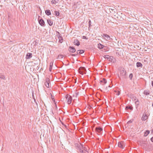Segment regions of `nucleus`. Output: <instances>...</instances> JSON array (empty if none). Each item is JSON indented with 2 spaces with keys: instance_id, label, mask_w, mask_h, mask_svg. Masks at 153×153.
I'll list each match as a JSON object with an SVG mask.
<instances>
[{
  "instance_id": "12",
  "label": "nucleus",
  "mask_w": 153,
  "mask_h": 153,
  "mask_svg": "<svg viewBox=\"0 0 153 153\" xmlns=\"http://www.w3.org/2000/svg\"><path fill=\"white\" fill-rule=\"evenodd\" d=\"M133 109V107L132 106V105H126L125 108V109L126 110L128 111L129 110H132Z\"/></svg>"
},
{
  "instance_id": "27",
  "label": "nucleus",
  "mask_w": 153,
  "mask_h": 153,
  "mask_svg": "<svg viewBox=\"0 0 153 153\" xmlns=\"http://www.w3.org/2000/svg\"><path fill=\"white\" fill-rule=\"evenodd\" d=\"M130 98L135 101H136L137 99L136 97L133 94H132V96Z\"/></svg>"
},
{
  "instance_id": "33",
  "label": "nucleus",
  "mask_w": 153,
  "mask_h": 153,
  "mask_svg": "<svg viewBox=\"0 0 153 153\" xmlns=\"http://www.w3.org/2000/svg\"><path fill=\"white\" fill-rule=\"evenodd\" d=\"M133 76V74L132 73H131L130 74L129 76V78L131 80Z\"/></svg>"
},
{
  "instance_id": "22",
  "label": "nucleus",
  "mask_w": 153,
  "mask_h": 153,
  "mask_svg": "<svg viewBox=\"0 0 153 153\" xmlns=\"http://www.w3.org/2000/svg\"><path fill=\"white\" fill-rule=\"evenodd\" d=\"M143 94L146 95H149V90H145L144 91Z\"/></svg>"
},
{
  "instance_id": "26",
  "label": "nucleus",
  "mask_w": 153,
  "mask_h": 153,
  "mask_svg": "<svg viewBox=\"0 0 153 153\" xmlns=\"http://www.w3.org/2000/svg\"><path fill=\"white\" fill-rule=\"evenodd\" d=\"M53 62H51L50 63V67H49V71H52V67L53 65Z\"/></svg>"
},
{
  "instance_id": "19",
  "label": "nucleus",
  "mask_w": 153,
  "mask_h": 153,
  "mask_svg": "<svg viewBox=\"0 0 153 153\" xmlns=\"http://www.w3.org/2000/svg\"><path fill=\"white\" fill-rule=\"evenodd\" d=\"M45 13L48 16L51 15V11L49 10H45Z\"/></svg>"
},
{
  "instance_id": "2",
  "label": "nucleus",
  "mask_w": 153,
  "mask_h": 153,
  "mask_svg": "<svg viewBox=\"0 0 153 153\" xmlns=\"http://www.w3.org/2000/svg\"><path fill=\"white\" fill-rule=\"evenodd\" d=\"M79 74L83 75L84 74H85L86 70L85 67H80L78 70Z\"/></svg>"
},
{
  "instance_id": "29",
  "label": "nucleus",
  "mask_w": 153,
  "mask_h": 153,
  "mask_svg": "<svg viewBox=\"0 0 153 153\" xmlns=\"http://www.w3.org/2000/svg\"><path fill=\"white\" fill-rule=\"evenodd\" d=\"M59 40H60V43H62V41H63V39L62 38V37L61 36H59Z\"/></svg>"
},
{
  "instance_id": "36",
  "label": "nucleus",
  "mask_w": 153,
  "mask_h": 153,
  "mask_svg": "<svg viewBox=\"0 0 153 153\" xmlns=\"http://www.w3.org/2000/svg\"><path fill=\"white\" fill-rule=\"evenodd\" d=\"M88 24H89V27L88 29H89L90 27L91 26V22L90 20H89L88 21Z\"/></svg>"
},
{
  "instance_id": "39",
  "label": "nucleus",
  "mask_w": 153,
  "mask_h": 153,
  "mask_svg": "<svg viewBox=\"0 0 153 153\" xmlns=\"http://www.w3.org/2000/svg\"><path fill=\"white\" fill-rule=\"evenodd\" d=\"M82 149H83V150L85 151V152L86 151L87 152V149L85 147H83V148Z\"/></svg>"
},
{
  "instance_id": "51",
  "label": "nucleus",
  "mask_w": 153,
  "mask_h": 153,
  "mask_svg": "<svg viewBox=\"0 0 153 153\" xmlns=\"http://www.w3.org/2000/svg\"><path fill=\"white\" fill-rule=\"evenodd\" d=\"M80 144H81V145L82 146V148H83V147H84L83 146V144H82L81 143H80Z\"/></svg>"
},
{
  "instance_id": "57",
  "label": "nucleus",
  "mask_w": 153,
  "mask_h": 153,
  "mask_svg": "<svg viewBox=\"0 0 153 153\" xmlns=\"http://www.w3.org/2000/svg\"><path fill=\"white\" fill-rule=\"evenodd\" d=\"M104 48V49L105 50L106 48Z\"/></svg>"
},
{
  "instance_id": "1",
  "label": "nucleus",
  "mask_w": 153,
  "mask_h": 153,
  "mask_svg": "<svg viewBox=\"0 0 153 153\" xmlns=\"http://www.w3.org/2000/svg\"><path fill=\"white\" fill-rule=\"evenodd\" d=\"M104 58L107 59L109 61L113 63H115L116 62V59L113 56H110L108 55H105L104 56Z\"/></svg>"
},
{
  "instance_id": "32",
  "label": "nucleus",
  "mask_w": 153,
  "mask_h": 153,
  "mask_svg": "<svg viewBox=\"0 0 153 153\" xmlns=\"http://www.w3.org/2000/svg\"><path fill=\"white\" fill-rule=\"evenodd\" d=\"M136 100H137L135 101V103L136 105H137L138 106L139 104V101L137 99Z\"/></svg>"
},
{
  "instance_id": "5",
  "label": "nucleus",
  "mask_w": 153,
  "mask_h": 153,
  "mask_svg": "<svg viewBox=\"0 0 153 153\" xmlns=\"http://www.w3.org/2000/svg\"><path fill=\"white\" fill-rule=\"evenodd\" d=\"M103 35H102V36L103 37L104 36L105 38V39L106 40H109L110 41H112V39L110 37L108 34L103 33L102 34Z\"/></svg>"
},
{
  "instance_id": "20",
  "label": "nucleus",
  "mask_w": 153,
  "mask_h": 153,
  "mask_svg": "<svg viewBox=\"0 0 153 153\" xmlns=\"http://www.w3.org/2000/svg\"><path fill=\"white\" fill-rule=\"evenodd\" d=\"M47 22L49 24L50 26H52L53 24V22L50 20V19H47Z\"/></svg>"
},
{
  "instance_id": "6",
  "label": "nucleus",
  "mask_w": 153,
  "mask_h": 153,
  "mask_svg": "<svg viewBox=\"0 0 153 153\" xmlns=\"http://www.w3.org/2000/svg\"><path fill=\"white\" fill-rule=\"evenodd\" d=\"M95 130V131L98 134L100 135L101 132L102 131L103 129L101 127L98 126L96 127Z\"/></svg>"
},
{
  "instance_id": "28",
  "label": "nucleus",
  "mask_w": 153,
  "mask_h": 153,
  "mask_svg": "<svg viewBox=\"0 0 153 153\" xmlns=\"http://www.w3.org/2000/svg\"><path fill=\"white\" fill-rule=\"evenodd\" d=\"M50 96H51V98L52 100L54 102H55V99L54 98V97L53 96L52 94L51 93H50Z\"/></svg>"
},
{
  "instance_id": "52",
  "label": "nucleus",
  "mask_w": 153,
  "mask_h": 153,
  "mask_svg": "<svg viewBox=\"0 0 153 153\" xmlns=\"http://www.w3.org/2000/svg\"><path fill=\"white\" fill-rule=\"evenodd\" d=\"M57 33H58V34H59V36H60V33L59 32H57Z\"/></svg>"
},
{
  "instance_id": "17",
  "label": "nucleus",
  "mask_w": 153,
  "mask_h": 153,
  "mask_svg": "<svg viewBox=\"0 0 153 153\" xmlns=\"http://www.w3.org/2000/svg\"><path fill=\"white\" fill-rule=\"evenodd\" d=\"M77 151L78 153H86L85 151L81 148L77 149Z\"/></svg>"
},
{
  "instance_id": "56",
  "label": "nucleus",
  "mask_w": 153,
  "mask_h": 153,
  "mask_svg": "<svg viewBox=\"0 0 153 153\" xmlns=\"http://www.w3.org/2000/svg\"><path fill=\"white\" fill-rule=\"evenodd\" d=\"M59 120L61 122H62L61 121V120L60 119H59Z\"/></svg>"
},
{
  "instance_id": "44",
  "label": "nucleus",
  "mask_w": 153,
  "mask_h": 153,
  "mask_svg": "<svg viewBox=\"0 0 153 153\" xmlns=\"http://www.w3.org/2000/svg\"><path fill=\"white\" fill-rule=\"evenodd\" d=\"M54 102V104L55 105V107L56 108V109H57V105H56V102Z\"/></svg>"
},
{
  "instance_id": "40",
  "label": "nucleus",
  "mask_w": 153,
  "mask_h": 153,
  "mask_svg": "<svg viewBox=\"0 0 153 153\" xmlns=\"http://www.w3.org/2000/svg\"><path fill=\"white\" fill-rule=\"evenodd\" d=\"M82 38L83 39H88V38L86 37V36H82Z\"/></svg>"
},
{
  "instance_id": "15",
  "label": "nucleus",
  "mask_w": 153,
  "mask_h": 153,
  "mask_svg": "<svg viewBox=\"0 0 153 153\" xmlns=\"http://www.w3.org/2000/svg\"><path fill=\"white\" fill-rule=\"evenodd\" d=\"M32 54L31 53H27L26 56V59H29L32 57Z\"/></svg>"
},
{
  "instance_id": "58",
  "label": "nucleus",
  "mask_w": 153,
  "mask_h": 153,
  "mask_svg": "<svg viewBox=\"0 0 153 153\" xmlns=\"http://www.w3.org/2000/svg\"><path fill=\"white\" fill-rule=\"evenodd\" d=\"M94 126H92V127H94Z\"/></svg>"
},
{
  "instance_id": "14",
  "label": "nucleus",
  "mask_w": 153,
  "mask_h": 153,
  "mask_svg": "<svg viewBox=\"0 0 153 153\" xmlns=\"http://www.w3.org/2000/svg\"><path fill=\"white\" fill-rule=\"evenodd\" d=\"M97 47L100 49H102L104 48H107L106 46H104L103 45L101 44L100 43L98 44Z\"/></svg>"
},
{
  "instance_id": "8",
  "label": "nucleus",
  "mask_w": 153,
  "mask_h": 153,
  "mask_svg": "<svg viewBox=\"0 0 153 153\" xmlns=\"http://www.w3.org/2000/svg\"><path fill=\"white\" fill-rule=\"evenodd\" d=\"M68 50L70 52L72 53H74L76 51V50L74 47L71 46L69 47Z\"/></svg>"
},
{
  "instance_id": "23",
  "label": "nucleus",
  "mask_w": 153,
  "mask_h": 153,
  "mask_svg": "<svg viewBox=\"0 0 153 153\" xmlns=\"http://www.w3.org/2000/svg\"><path fill=\"white\" fill-rule=\"evenodd\" d=\"M136 66L138 68L139 67L142 68L143 66V65L141 62H137L136 63Z\"/></svg>"
},
{
  "instance_id": "21",
  "label": "nucleus",
  "mask_w": 153,
  "mask_h": 153,
  "mask_svg": "<svg viewBox=\"0 0 153 153\" xmlns=\"http://www.w3.org/2000/svg\"><path fill=\"white\" fill-rule=\"evenodd\" d=\"M150 131L149 130H146L145 132H144V136L146 137L150 133Z\"/></svg>"
},
{
  "instance_id": "55",
  "label": "nucleus",
  "mask_w": 153,
  "mask_h": 153,
  "mask_svg": "<svg viewBox=\"0 0 153 153\" xmlns=\"http://www.w3.org/2000/svg\"><path fill=\"white\" fill-rule=\"evenodd\" d=\"M152 107H153V102L152 103Z\"/></svg>"
},
{
  "instance_id": "43",
  "label": "nucleus",
  "mask_w": 153,
  "mask_h": 153,
  "mask_svg": "<svg viewBox=\"0 0 153 153\" xmlns=\"http://www.w3.org/2000/svg\"><path fill=\"white\" fill-rule=\"evenodd\" d=\"M51 3L53 4H55L56 3V0H52L51 1Z\"/></svg>"
},
{
  "instance_id": "34",
  "label": "nucleus",
  "mask_w": 153,
  "mask_h": 153,
  "mask_svg": "<svg viewBox=\"0 0 153 153\" xmlns=\"http://www.w3.org/2000/svg\"><path fill=\"white\" fill-rule=\"evenodd\" d=\"M75 145L76 147L77 148V149L81 148L80 147L78 143H76ZM77 149V148H76Z\"/></svg>"
},
{
  "instance_id": "13",
  "label": "nucleus",
  "mask_w": 153,
  "mask_h": 153,
  "mask_svg": "<svg viewBox=\"0 0 153 153\" xmlns=\"http://www.w3.org/2000/svg\"><path fill=\"white\" fill-rule=\"evenodd\" d=\"M148 118V117L147 116L146 113H144L142 116L141 120L143 121H145Z\"/></svg>"
},
{
  "instance_id": "38",
  "label": "nucleus",
  "mask_w": 153,
  "mask_h": 153,
  "mask_svg": "<svg viewBox=\"0 0 153 153\" xmlns=\"http://www.w3.org/2000/svg\"><path fill=\"white\" fill-rule=\"evenodd\" d=\"M132 121H133V120H129V121H128L127 122V123L128 124L131 123L132 122Z\"/></svg>"
},
{
  "instance_id": "31",
  "label": "nucleus",
  "mask_w": 153,
  "mask_h": 153,
  "mask_svg": "<svg viewBox=\"0 0 153 153\" xmlns=\"http://www.w3.org/2000/svg\"><path fill=\"white\" fill-rule=\"evenodd\" d=\"M108 9L109 10V11L110 13H111L113 10H114V9L111 8L110 7H109L108 8Z\"/></svg>"
},
{
  "instance_id": "11",
  "label": "nucleus",
  "mask_w": 153,
  "mask_h": 153,
  "mask_svg": "<svg viewBox=\"0 0 153 153\" xmlns=\"http://www.w3.org/2000/svg\"><path fill=\"white\" fill-rule=\"evenodd\" d=\"M49 83H50V79L48 77H47L46 78V81L45 82V85L47 87H49Z\"/></svg>"
},
{
  "instance_id": "42",
  "label": "nucleus",
  "mask_w": 153,
  "mask_h": 153,
  "mask_svg": "<svg viewBox=\"0 0 153 153\" xmlns=\"http://www.w3.org/2000/svg\"><path fill=\"white\" fill-rule=\"evenodd\" d=\"M144 143H143V141H139L138 142V144H143Z\"/></svg>"
},
{
  "instance_id": "16",
  "label": "nucleus",
  "mask_w": 153,
  "mask_h": 153,
  "mask_svg": "<svg viewBox=\"0 0 153 153\" xmlns=\"http://www.w3.org/2000/svg\"><path fill=\"white\" fill-rule=\"evenodd\" d=\"M74 43L75 45L77 46L80 45V42L77 39H75L74 40Z\"/></svg>"
},
{
  "instance_id": "53",
  "label": "nucleus",
  "mask_w": 153,
  "mask_h": 153,
  "mask_svg": "<svg viewBox=\"0 0 153 153\" xmlns=\"http://www.w3.org/2000/svg\"><path fill=\"white\" fill-rule=\"evenodd\" d=\"M79 94V92H77L76 93V95H77L78 94Z\"/></svg>"
},
{
  "instance_id": "24",
  "label": "nucleus",
  "mask_w": 153,
  "mask_h": 153,
  "mask_svg": "<svg viewBox=\"0 0 153 153\" xmlns=\"http://www.w3.org/2000/svg\"><path fill=\"white\" fill-rule=\"evenodd\" d=\"M55 15L56 17L59 16L60 15V13L59 12V11H54Z\"/></svg>"
},
{
  "instance_id": "50",
  "label": "nucleus",
  "mask_w": 153,
  "mask_h": 153,
  "mask_svg": "<svg viewBox=\"0 0 153 153\" xmlns=\"http://www.w3.org/2000/svg\"><path fill=\"white\" fill-rule=\"evenodd\" d=\"M41 18V17L40 16H39L38 17V21H39V19H40V18Z\"/></svg>"
},
{
  "instance_id": "9",
  "label": "nucleus",
  "mask_w": 153,
  "mask_h": 153,
  "mask_svg": "<svg viewBox=\"0 0 153 153\" xmlns=\"http://www.w3.org/2000/svg\"><path fill=\"white\" fill-rule=\"evenodd\" d=\"M118 146L122 149H123L124 147V142L123 141L119 142L118 143Z\"/></svg>"
},
{
  "instance_id": "54",
  "label": "nucleus",
  "mask_w": 153,
  "mask_h": 153,
  "mask_svg": "<svg viewBox=\"0 0 153 153\" xmlns=\"http://www.w3.org/2000/svg\"><path fill=\"white\" fill-rule=\"evenodd\" d=\"M109 87H111L110 86V85H109L108 86Z\"/></svg>"
},
{
  "instance_id": "7",
  "label": "nucleus",
  "mask_w": 153,
  "mask_h": 153,
  "mask_svg": "<svg viewBox=\"0 0 153 153\" xmlns=\"http://www.w3.org/2000/svg\"><path fill=\"white\" fill-rule=\"evenodd\" d=\"M38 22L41 26L42 27L45 26V22L42 18H41L40 19H39Z\"/></svg>"
},
{
  "instance_id": "47",
  "label": "nucleus",
  "mask_w": 153,
  "mask_h": 153,
  "mask_svg": "<svg viewBox=\"0 0 153 153\" xmlns=\"http://www.w3.org/2000/svg\"><path fill=\"white\" fill-rule=\"evenodd\" d=\"M61 123L62 124V125L64 126L66 128L67 127V126L66 125L64 124V123L62 122H61Z\"/></svg>"
},
{
  "instance_id": "18",
  "label": "nucleus",
  "mask_w": 153,
  "mask_h": 153,
  "mask_svg": "<svg viewBox=\"0 0 153 153\" xmlns=\"http://www.w3.org/2000/svg\"><path fill=\"white\" fill-rule=\"evenodd\" d=\"M72 97L70 96L69 97L68 99L67 100V102L68 104H70L71 103L72 101Z\"/></svg>"
},
{
  "instance_id": "49",
  "label": "nucleus",
  "mask_w": 153,
  "mask_h": 153,
  "mask_svg": "<svg viewBox=\"0 0 153 153\" xmlns=\"http://www.w3.org/2000/svg\"><path fill=\"white\" fill-rule=\"evenodd\" d=\"M151 84L152 87H153V81H152L151 82Z\"/></svg>"
},
{
  "instance_id": "48",
  "label": "nucleus",
  "mask_w": 153,
  "mask_h": 153,
  "mask_svg": "<svg viewBox=\"0 0 153 153\" xmlns=\"http://www.w3.org/2000/svg\"><path fill=\"white\" fill-rule=\"evenodd\" d=\"M35 45H37V44H36V43H37V42H36V41H35Z\"/></svg>"
},
{
  "instance_id": "10",
  "label": "nucleus",
  "mask_w": 153,
  "mask_h": 153,
  "mask_svg": "<svg viewBox=\"0 0 153 153\" xmlns=\"http://www.w3.org/2000/svg\"><path fill=\"white\" fill-rule=\"evenodd\" d=\"M121 15H118L117 16V18L118 20L120 21H122L124 20V18L123 17L124 16V15L122 13H121Z\"/></svg>"
},
{
  "instance_id": "3",
  "label": "nucleus",
  "mask_w": 153,
  "mask_h": 153,
  "mask_svg": "<svg viewBox=\"0 0 153 153\" xmlns=\"http://www.w3.org/2000/svg\"><path fill=\"white\" fill-rule=\"evenodd\" d=\"M126 74V71L124 68L120 71V76L124 79H126L127 77Z\"/></svg>"
},
{
  "instance_id": "45",
  "label": "nucleus",
  "mask_w": 153,
  "mask_h": 153,
  "mask_svg": "<svg viewBox=\"0 0 153 153\" xmlns=\"http://www.w3.org/2000/svg\"><path fill=\"white\" fill-rule=\"evenodd\" d=\"M150 140L152 142H153V136L151 138Z\"/></svg>"
},
{
  "instance_id": "37",
  "label": "nucleus",
  "mask_w": 153,
  "mask_h": 153,
  "mask_svg": "<svg viewBox=\"0 0 153 153\" xmlns=\"http://www.w3.org/2000/svg\"><path fill=\"white\" fill-rule=\"evenodd\" d=\"M63 57V56L62 55H59L58 56V59H60V58H62Z\"/></svg>"
},
{
  "instance_id": "46",
  "label": "nucleus",
  "mask_w": 153,
  "mask_h": 153,
  "mask_svg": "<svg viewBox=\"0 0 153 153\" xmlns=\"http://www.w3.org/2000/svg\"><path fill=\"white\" fill-rule=\"evenodd\" d=\"M120 94V92L119 91H118L117 92V95H119Z\"/></svg>"
},
{
  "instance_id": "4",
  "label": "nucleus",
  "mask_w": 153,
  "mask_h": 153,
  "mask_svg": "<svg viewBox=\"0 0 153 153\" xmlns=\"http://www.w3.org/2000/svg\"><path fill=\"white\" fill-rule=\"evenodd\" d=\"M85 50H79L77 51L76 52V54H71V55L72 56H77L79 53L80 54L83 53L85 52Z\"/></svg>"
},
{
  "instance_id": "35",
  "label": "nucleus",
  "mask_w": 153,
  "mask_h": 153,
  "mask_svg": "<svg viewBox=\"0 0 153 153\" xmlns=\"http://www.w3.org/2000/svg\"><path fill=\"white\" fill-rule=\"evenodd\" d=\"M132 94H132L130 93H129L127 94V95L128 97L130 98L132 96Z\"/></svg>"
},
{
  "instance_id": "30",
  "label": "nucleus",
  "mask_w": 153,
  "mask_h": 153,
  "mask_svg": "<svg viewBox=\"0 0 153 153\" xmlns=\"http://www.w3.org/2000/svg\"><path fill=\"white\" fill-rule=\"evenodd\" d=\"M0 79H1L4 80H6V78L5 76L2 75L0 74Z\"/></svg>"
},
{
  "instance_id": "25",
  "label": "nucleus",
  "mask_w": 153,
  "mask_h": 153,
  "mask_svg": "<svg viewBox=\"0 0 153 153\" xmlns=\"http://www.w3.org/2000/svg\"><path fill=\"white\" fill-rule=\"evenodd\" d=\"M100 82H102V83H103L104 84H105L107 82V81H106V80L105 79L103 78L102 79V80H100Z\"/></svg>"
},
{
  "instance_id": "41",
  "label": "nucleus",
  "mask_w": 153,
  "mask_h": 153,
  "mask_svg": "<svg viewBox=\"0 0 153 153\" xmlns=\"http://www.w3.org/2000/svg\"><path fill=\"white\" fill-rule=\"evenodd\" d=\"M70 95H69L68 94H67L65 96V98L67 99H68L69 97V96Z\"/></svg>"
}]
</instances>
